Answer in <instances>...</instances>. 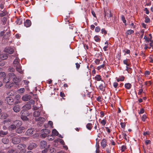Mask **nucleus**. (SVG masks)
<instances>
[{
	"label": "nucleus",
	"instance_id": "28",
	"mask_svg": "<svg viewBox=\"0 0 153 153\" xmlns=\"http://www.w3.org/2000/svg\"><path fill=\"white\" fill-rule=\"evenodd\" d=\"M125 87L126 88L129 89L131 88V85L129 83H127L125 84Z\"/></svg>",
	"mask_w": 153,
	"mask_h": 153
},
{
	"label": "nucleus",
	"instance_id": "40",
	"mask_svg": "<svg viewBox=\"0 0 153 153\" xmlns=\"http://www.w3.org/2000/svg\"><path fill=\"white\" fill-rule=\"evenodd\" d=\"M99 89L101 91L104 90V87L102 84L100 85L99 87Z\"/></svg>",
	"mask_w": 153,
	"mask_h": 153
},
{
	"label": "nucleus",
	"instance_id": "14",
	"mask_svg": "<svg viewBox=\"0 0 153 153\" xmlns=\"http://www.w3.org/2000/svg\"><path fill=\"white\" fill-rule=\"evenodd\" d=\"M24 24L26 27H29L31 25V23L30 20L27 19L25 22Z\"/></svg>",
	"mask_w": 153,
	"mask_h": 153
},
{
	"label": "nucleus",
	"instance_id": "26",
	"mask_svg": "<svg viewBox=\"0 0 153 153\" xmlns=\"http://www.w3.org/2000/svg\"><path fill=\"white\" fill-rule=\"evenodd\" d=\"M134 33V31L133 30H127L126 33V35L127 36L128 35H130Z\"/></svg>",
	"mask_w": 153,
	"mask_h": 153
},
{
	"label": "nucleus",
	"instance_id": "4",
	"mask_svg": "<svg viewBox=\"0 0 153 153\" xmlns=\"http://www.w3.org/2000/svg\"><path fill=\"white\" fill-rule=\"evenodd\" d=\"M6 100L8 104L10 105H12L14 104L13 99L11 97H6Z\"/></svg>",
	"mask_w": 153,
	"mask_h": 153
},
{
	"label": "nucleus",
	"instance_id": "60",
	"mask_svg": "<svg viewBox=\"0 0 153 153\" xmlns=\"http://www.w3.org/2000/svg\"><path fill=\"white\" fill-rule=\"evenodd\" d=\"M118 84L116 82H114V83L113 85L114 88H116L118 86Z\"/></svg>",
	"mask_w": 153,
	"mask_h": 153
},
{
	"label": "nucleus",
	"instance_id": "64",
	"mask_svg": "<svg viewBox=\"0 0 153 153\" xmlns=\"http://www.w3.org/2000/svg\"><path fill=\"white\" fill-rule=\"evenodd\" d=\"M4 65V63L3 61H0V66H3Z\"/></svg>",
	"mask_w": 153,
	"mask_h": 153
},
{
	"label": "nucleus",
	"instance_id": "18",
	"mask_svg": "<svg viewBox=\"0 0 153 153\" xmlns=\"http://www.w3.org/2000/svg\"><path fill=\"white\" fill-rule=\"evenodd\" d=\"M13 123L16 126V127L20 126L22 125V122L19 120H16Z\"/></svg>",
	"mask_w": 153,
	"mask_h": 153
},
{
	"label": "nucleus",
	"instance_id": "3",
	"mask_svg": "<svg viewBox=\"0 0 153 153\" xmlns=\"http://www.w3.org/2000/svg\"><path fill=\"white\" fill-rule=\"evenodd\" d=\"M4 52L8 53L9 54H12L14 52V49L10 47H8L6 48L4 50Z\"/></svg>",
	"mask_w": 153,
	"mask_h": 153
},
{
	"label": "nucleus",
	"instance_id": "13",
	"mask_svg": "<svg viewBox=\"0 0 153 153\" xmlns=\"http://www.w3.org/2000/svg\"><path fill=\"white\" fill-rule=\"evenodd\" d=\"M13 81L14 83L16 85H18V83L19 82L20 80L16 76H15L13 79Z\"/></svg>",
	"mask_w": 153,
	"mask_h": 153
},
{
	"label": "nucleus",
	"instance_id": "17",
	"mask_svg": "<svg viewBox=\"0 0 153 153\" xmlns=\"http://www.w3.org/2000/svg\"><path fill=\"white\" fill-rule=\"evenodd\" d=\"M31 108V105L30 104L28 103L27 102V104L23 106V108L26 110L30 109Z\"/></svg>",
	"mask_w": 153,
	"mask_h": 153
},
{
	"label": "nucleus",
	"instance_id": "1",
	"mask_svg": "<svg viewBox=\"0 0 153 153\" xmlns=\"http://www.w3.org/2000/svg\"><path fill=\"white\" fill-rule=\"evenodd\" d=\"M20 59L16 57L14 60L13 63L15 67L16 68V70L21 74H23V72L21 69V66L19 63Z\"/></svg>",
	"mask_w": 153,
	"mask_h": 153
},
{
	"label": "nucleus",
	"instance_id": "58",
	"mask_svg": "<svg viewBox=\"0 0 153 153\" xmlns=\"http://www.w3.org/2000/svg\"><path fill=\"white\" fill-rule=\"evenodd\" d=\"M120 124L122 128H124L125 127V124L124 123H121Z\"/></svg>",
	"mask_w": 153,
	"mask_h": 153
},
{
	"label": "nucleus",
	"instance_id": "19",
	"mask_svg": "<svg viewBox=\"0 0 153 153\" xmlns=\"http://www.w3.org/2000/svg\"><path fill=\"white\" fill-rule=\"evenodd\" d=\"M40 112L41 111L40 110V111H34L33 113L34 116L36 117H38L40 115Z\"/></svg>",
	"mask_w": 153,
	"mask_h": 153
},
{
	"label": "nucleus",
	"instance_id": "22",
	"mask_svg": "<svg viewBox=\"0 0 153 153\" xmlns=\"http://www.w3.org/2000/svg\"><path fill=\"white\" fill-rule=\"evenodd\" d=\"M14 84V83H10L7 82L6 83L5 86L6 88H10L12 87Z\"/></svg>",
	"mask_w": 153,
	"mask_h": 153
},
{
	"label": "nucleus",
	"instance_id": "27",
	"mask_svg": "<svg viewBox=\"0 0 153 153\" xmlns=\"http://www.w3.org/2000/svg\"><path fill=\"white\" fill-rule=\"evenodd\" d=\"M7 133L8 132L7 131H3L1 130L0 131V136L2 137V135H6Z\"/></svg>",
	"mask_w": 153,
	"mask_h": 153
},
{
	"label": "nucleus",
	"instance_id": "52",
	"mask_svg": "<svg viewBox=\"0 0 153 153\" xmlns=\"http://www.w3.org/2000/svg\"><path fill=\"white\" fill-rule=\"evenodd\" d=\"M146 118V115H143L142 117V120L143 121H145Z\"/></svg>",
	"mask_w": 153,
	"mask_h": 153
},
{
	"label": "nucleus",
	"instance_id": "32",
	"mask_svg": "<svg viewBox=\"0 0 153 153\" xmlns=\"http://www.w3.org/2000/svg\"><path fill=\"white\" fill-rule=\"evenodd\" d=\"M95 79L97 80V81H99L100 80H101L102 81V80H101V76L100 75H97L95 76Z\"/></svg>",
	"mask_w": 153,
	"mask_h": 153
},
{
	"label": "nucleus",
	"instance_id": "30",
	"mask_svg": "<svg viewBox=\"0 0 153 153\" xmlns=\"http://www.w3.org/2000/svg\"><path fill=\"white\" fill-rule=\"evenodd\" d=\"M86 127L88 129L91 130L92 127V126L91 123H88L86 125Z\"/></svg>",
	"mask_w": 153,
	"mask_h": 153
},
{
	"label": "nucleus",
	"instance_id": "8",
	"mask_svg": "<svg viewBox=\"0 0 153 153\" xmlns=\"http://www.w3.org/2000/svg\"><path fill=\"white\" fill-rule=\"evenodd\" d=\"M12 142L14 144H16L20 142V140L19 138L14 137L12 138Z\"/></svg>",
	"mask_w": 153,
	"mask_h": 153
},
{
	"label": "nucleus",
	"instance_id": "53",
	"mask_svg": "<svg viewBox=\"0 0 153 153\" xmlns=\"http://www.w3.org/2000/svg\"><path fill=\"white\" fill-rule=\"evenodd\" d=\"M151 141L150 140H146L145 142V143L146 145H148V144H151Z\"/></svg>",
	"mask_w": 153,
	"mask_h": 153
},
{
	"label": "nucleus",
	"instance_id": "62",
	"mask_svg": "<svg viewBox=\"0 0 153 153\" xmlns=\"http://www.w3.org/2000/svg\"><path fill=\"white\" fill-rule=\"evenodd\" d=\"M144 74L145 75H148L150 74V72L149 71H146L144 73Z\"/></svg>",
	"mask_w": 153,
	"mask_h": 153
},
{
	"label": "nucleus",
	"instance_id": "31",
	"mask_svg": "<svg viewBox=\"0 0 153 153\" xmlns=\"http://www.w3.org/2000/svg\"><path fill=\"white\" fill-rule=\"evenodd\" d=\"M52 133L53 134L56 136H58L59 134V133L55 129H54L52 131Z\"/></svg>",
	"mask_w": 153,
	"mask_h": 153
},
{
	"label": "nucleus",
	"instance_id": "11",
	"mask_svg": "<svg viewBox=\"0 0 153 153\" xmlns=\"http://www.w3.org/2000/svg\"><path fill=\"white\" fill-rule=\"evenodd\" d=\"M31 98V97L30 95H29L27 94L23 96L22 98V99L24 101H26L29 100H30Z\"/></svg>",
	"mask_w": 153,
	"mask_h": 153
},
{
	"label": "nucleus",
	"instance_id": "24",
	"mask_svg": "<svg viewBox=\"0 0 153 153\" xmlns=\"http://www.w3.org/2000/svg\"><path fill=\"white\" fill-rule=\"evenodd\" d=\"M9 140L8 139L6 138H3L2 140V143L4 144H7L9 142Z\"/></svg>",
	"mask_w": 153,
	"mask_h": 153
},
{
	"label": "nucleus",
	"instance_id": "46",
	"mask_svg": "<svg viewBox=\"0 0 153 153\" xmlns=\"http://www.w3.org/2000/svg\"><path fill=\"white\" fill-rule=\"evenodd\" d=\"M9 79L8 78H7V77H5V78H4V79H3V81L4 82L7 83V82H9Z\"/></svg>",
	"mask_w": 153,
	"mask_h": 153
},
{
	"label": "nucleus",
	"instance_id": "63",
	"mask_svg": "<svg viewBox=\"0 0 153 153\" xmlns=\"http://www.w3.org/2000/svg\"><path fill=\"white\" fill-rule=\"evenodd\" d=\"M143 91V90L142 89H140L139 90V92L138 93V95H140L141 93H142Z\"/></svg>",
	"mask_w": 153,
	"mask_h": 153
},
{
	"label": "nucleus",
	"instance_id": "50",
	"mask_svg": "<svg viewBox=\"0 0 153 153\" xmlns=\"http://www.w3.org/2000/svg\"><path fill=\"white\" fill-rule=\"evenodd\" d=\"M101 123L102 124V126H105L106 123L105 120H102L101 122Z\"/></svg>",
	"mask_w": 153,
	"mask_h": 153
},
{
	"label": "nucleus",
	"instance_id": "47",
	"mask_svg": "<svg viewBox=\"0 0 153 153\" xmlns=\"http://www.w3.org/2000/svg\"><path fill=\"white\" fill-rule=\"evenodd\" d=\"M28 103L30 104L31 105V104H33L34 103V101L33 100H31L30 101L27 102Z\"/></svg>",
	"mask_w": 153,
	"mask_h": 153
},
{
	"label": "nucleus",
	"instance_id": "23",
	"mask_svg": "<svg viewBox=\"0 0 153 153\" xmlns=\"http://www.w3.org/2000/svg\"><path fill=\"white\" fill-rule=\"evenodd\" d=\"M16 126L14 124V123H13V124L11 125L9 127V130L12 131L14 129H15L16 128Z\"/></svg>",
	"mask_w": 153,
	"mask_h": 153
},
{
	"label": "nucleus",
	"instance_id": "15",
	"mask_svg": "<svg viewBox=\"0 0 153 153\" xmlns=\"http://www.w3.org/2000/svg\"><path fill=\"white\" fill-rule=\"evenodd\" d=\"M41 147L42 148H45L47 146V142L44 141H42L40 142Z\"/></svg>",
	"mask_w": 153,
	"mask_h": 153
},
{
	"label": "nucleus",
	"instance_id": "56",
	"mask_svg": "<svg viewBox=\"0 0 153 153\" xmlns=\"http://www.w3.org/2000/svg\"><path fill=\"white\" fill-rule=\"evenodd\" d=\"M76 65V67L77 70H78L80 68V65L78 63H76L75 64Z\"/></svg>",
	"mask_w": 153,
	"mask_h": 153
},
{
	"label": "nucleus",
	"instance_id": "7",
	"mask_svg": "<svg viewBox=\"0 0 153 153\" xmlns=\"http://www.w3.org/2000/svg\"><path fill=\"white\" fill-rule=\"evenodd\" d=\"M43 131L44 133L42 134H41V136L43 138H45L51 132V131L50 130L46 129H43Z\"/></svg>",
	"mask_w": 153,
	"mask_h": 153
},
{
	"label": "nucleus",
	"instance_id": "48",
	"mask_svg": "<svg viewBox=\"0 0 153 153\" xmlns=\"http://www.w3.org/2000/svg\"><path fill=\"white\" fill-rule=\"evenodd\" d=\"M9 71L10 72H13L15 70L13 67H10L8 69Z\"/></svg>",
	"mask_w": 153,
	"mask_h": 153
},
{
	"label": "nucleus",
	"instance_id": "9",
	"mask_svg": "<svg viewBox=\"0 0 153 153\" xmlns=\"http://www.w3.org/2000/svg\"><path fill=\"white\" fill-rule=\"evenodd\" d=\"M25 129V128L24 127H19L16 130V132L18 134H21L23 132Z\"/></svg>",
	"mask_w": 153,
	"mask_h": 153
},
{
	"label": "nucleus",
	"instance_id": "5",
	"mask_svg": "<svg viewBox=\"0 0 153 153\" xmlns=\"http://www.w3.org/2000/svg\"><path fill=\"white\" fill-rule=\"evenodd\" d=\"M37 145L36 143H31L27 147V149L28 150H31L37 147Z\"/></svg>",
	"mask_w": 153,
	"mask_h": 153
},
{
	"label": "nucleus",
	"instance_id": "37",
	"mask_svg": "<svg viewBox=\"0 0 153 153\" xmlns=\"http://www.w3.org/2000/svg\"><path fill=\"white\" fill-rule=\"evenodd\" d=\"M128 59H127L126 60H124L123 61V63L127 65V66H129V64L128 63Z\"/></svg>",
	"mask_w": 153,
	"mask_h": 153
},
{
	"label": "nucleus",
	"instance_id": "44",
	"mask_svg": "<svg viewBox=\"0 0 153 153\" xmlns=\"http://www.w3.org/2000/svg\"><path fill=\"white\" fill-rule=\"evenodd\" d=\"M15 150L13 149H10L7 151V153H14Z\"/></svg>",
	"mask_w": 153,
	"mask_h": 153
},
{
	"label": "nucleus",
	"instance_id": "20",
	"mask_svg": "<svg viewBox=\"0 0 153 153\" xmlns=\"http://www.w3.org/2000/svg\"><path fill=\"white\" fill-rule=\"evenodd\" d=\"M101 145L103 148L105 147L106 144V140L105 139H103L101 142Z\"/></svg>",
	"mask_w": 153,
	"mask_h": 153
},
{
	"label": "nucleus",
	"instance_id": "55",
	"mask_svg": "<svg viewBox=\"0 0 153 153\" xmlns=\"http://www.w3.org/2000/svg\"><path fill=\"white\" fill-rule=\"evenodd\" d=\"M10 78H12V77H14L15 76V75L14 73H9L8 74Z\"/></svg>",
	"mask_w": 153,
	"mask_h": 153
},
{
	"label": "nucleus",
	"instance_id": "33",
	"mask_svg": "<svg viewBox=\"0 0 153 153\" xmlns=\"http://www.w3.org/2000/svg\"><path fill=\"white\" fill-rule=\"evenodd\" d=\"M152 37H151L150 38H148L146 36H144V39L145 40V41L147 42H149L150 41H151L152 40Z\"/></svg>",
	"mask_w": 153,
	"mask_h": 153
},
{
	"label": "nucleus",
	"instance_id": "51",
	"mask_svg": "<svg viewBox=\"0 0 153 153\" xmlns=\"http://www.w3.org/2000/svg\"><path fill=\"white\" fill-rule=\"evenodd\" d=\"M104 66H105V65L104 64H103V65H101L99 66H98L97 68V69L98 70H100V69L101 68H104Z\"/></svg>",
	"mask_w": 153,
	"mask_h": 153
},
{
	"label": "nucleus",
	"instance_id": "42",
	"mask_svg": "<svg viewBox=\"0 0 153 153\" xmlns=\"http://www.w3.org/2000/svg\"><path fill=\"white\" fill-rule=\"evenodd\" d=\"M121 19L123 23L126 24V20L125 17L123 15H122L121 16ZM125 25H126V24H125Z\"/></svg>",
	"mask_w": 153,
	"mask_h": 153
},
{
	"label": "nucleus",
	"instance_id": "29",
	"mask_svg": "<svg viewBox=\"0 0 153 153\" xmlns=\"http://www.w3.org/2000/svg\"><path fill=\"white\" fill-rule=\"evenodd\" d=\"M7 13V12L5 10H4L2 11L1 13H0V16L3 17L6 15Z\"/></svg>",
	"mask_w": 153,
	"mask_h": 153
},
{
	"label": "nucleus",
	"instance_id": "41",
	"mask_svg": "<svg viewBox=\"0 0 153 153\" xmlns=\"http://www.w3.org/2000/svg\"><path fill=\"white\" fill-rule=\"evenodd\" d=\"M101 32L102 34H104L105 35L107 34V32L105 29H102L101 30Z\"/></svg>",
	"mask_w": 153,
	"mask_h": 153
},
{
	"label": "nucleus",
	"instance_id": "12",
	"mask_svg": "<svg viewBox=\"0 0 153 153\" xmlns=\"http://www.w3.org/2000/svg\"><path fill=\"white\" fill-rule=\"evenodd\" d=\"M7 54L2 53L0 54V59L3 60L7 59Z\"/></svg>",
	"mask_w": 153,
	"mask_h": 153
},
{
	"label": "nucleus",
	"instance_id": "21",
	"mask_svg": "<svg viewBox=\"0 0 153 153\" xmlns=\"http://www.w3.org/2000/svg\"><path fill=\"white\" fill-rule=\"evenodd\" d=\"M8 116V114L5 113H2L1 114V119H6Z\"/></svg>",
	"mask_w": 153,
	"mask_h": 153
},
{
	"label": "nucleus",
	"instance_id": "54",
	"mask_svg": "<svg viewBox=\"0 0 153 153\" xmlns=\"http://www.w3.org/2000/svg\"><path fill=\"white\" fill-rule=\"evenodd\" d=\"M20 98V96L19 95H17L15 97V99L16 100H19Z\"/></svg>",
	"mask_w": 153,
	"mask_h": 153
},
{
	"label": "nucleus",
	"instance_id": "59",
	"mask_svg": "<svg viewBox=\"0 0 153 153\" xmlns=\"http://www.w3.org/2000/svg\"><path fill=\"white\" fill-rule=\"evenodd\" d=\"M152 57H153V56H152V55H150V57H149V59L150 60V62H153V59H152Z\"/></svg>",
	"mask_w": 153,
	"mask_h": 153
},
{
	"label": "nucleus",
	"instance_id": "16",
	"mask_svg": "<svg viewBox=\"0 0 153 153\" xmlns=\"http://www.w3.org/2000/svg\"><path fill=\"white\" fill-rule=\"evenodd\" d=\"M13 110L14 111L16 112H19L20 110V107L19 105H16L14 106L13 108Z\"/></svg>",
	"mask_w": 153,
	"mask_h": 153
},
{
	"label": "nucleus",
	"instance_id": "61",
	"mask_svg": "<svg viewBox=\"0 0 153 153\" xmlns=\"http://www.w3.org/2000/svg\"><path fill=\"white\" fill-rule=\"evenodd\" d=\"M50 152L51 153H53L54 152V149L53 148H50Z\"/></svg>",
	"mask_w": 153,
	"mask_h": 153
},
{
	"label": "nucleus",
	"instance_id": "35",
	"mask_svg": "<svg viewBox=\"0 0 153 153\" xmlns=\"http://www.w3.org/2000/svg\"><path fill=\"white\" fill-rule=\"evenodd\" d=\"M47 137L48 140H52L54 138V137L53 135H51L50 136H49V135H48V136H47Z\"/></svg>",
	"mask_w": 153,
	"mask_h": 153
},
{
	"label": "nucleus",
	"instance_id": "43",
	"mask_svg": "<svg viewBox=\"0 0 153 153\" xmlns=\"http://www.w3.org/2000/svg\"><path fill=\"white\" fill-rule=\"evenodd\" d=\"M150 21L149 18L148 16H146L145 18V22L146 23H148Z\"/></svg>",
	"mask_w": 153,
	"mask_h": 153
},
{
	"label": "nucleus",
	"instance_id": "38",
	"mask_svg": "<svg viewBox=\"0 0 153 153\" xmlns=\"http://www.w3.org/2000/svg\"><path fill=\"white\" fill-rule=\"evenodd\" d=\"M25 91L24 88H21L18 90V92L19 93H23Z\"/></svg>",
	"mask_w": 153,
	"mask_h": 153
},
{
	"label": "nucleus",
	"instance_id": "57",
	"mask_svg": "<svg viewBox=\"0 0 153 153\" xmlns=\"http://www.w3.org/2000/svg\"><path fill=\"white\" fill-rule=\"evenodd\" d=\"M100 60L99 59H97L95 61V62L96 64L98 65L99 64Z\"/></svg>",
	"mask_w": 153,
	"mask_h": 153
},
{
	"label": "nucleus",
	"instance_id": "45",
	"mask_svg": "<svg viewBox=\"0 0 153 153\" xmlns=\"http://www.w3.org/2000/svg\"><path fill=\"white\" fill-rule=\"evenodd\" d=\"M100 28L99 26H97L96 27L95 29V31L96 32H99L100 31Z\"/></svg>",
	"mask_w": 153,
	"mask_h": 153
},
{
	"label": "nucleus",
	"instance_id": "49",
	"mask_svg": "<svg viewBox=\"0 0 153 153\" xmlns=\"http://www.w3.org/2000/svg\"><path fill=\"white\" fill-rule=\"evenodd\" d=\"M126 149V146H123L121 147V152H123Z\"/></svg>",
	"mask_w": 153,
	"mask_h": 153
},
{
	"label": "nucleus",
	"instance_id": "25",
	"mask_svg": "<svg viewBox=\"0 0 153 153\" xmlns=\"http://www.w3.org/2000/svg\"><path fill=\"white\" fill-rule=\"evenodd\" d=\"M36 121H41L43 122L45 121V119L42 117H39L38 118H35Z\"/></svg>",
	"mask_w": 153,
	"mask_h": 153
},
{
	"label": "nucleus",
	"instance_id": "39",
	"mask_svg": "<svg viewBox=\"0 0 153 153\" xmlns=\"http://www.w3.org/2000/svg\"><path fill=\"white\" fill-rule=\"evenodd\" d=\"M94 39L96 42H98L100 40V39L99 38L98 36H96L94 37Z\"/></svg>",
	"mask_w": 153,
	"mask_h": 153
},
{
	"label": "nucleus",
	"instance_id": "10",
	"mask_svg": "<svg viewBox=\"0 0 153 153\" xmlns=\"http://www.w3.org/2000/svg\"><path fill=\"white\" fill-rule=\"evenodd\" d=\"M34 129L33 128H31L28 129L25 133V134L27 135L30 136L33 133Z\"/></svg>",
	"mask_w": 153,
	"mask_h": 153
},
{
	"label": "nucleus",
	"instance_id": "2",
	"mask_svg": "<svg viewBox=\"0 0 153 153\" xmlns=\"http://www.w3.org/2000/svg\"><path fill=\"white\" fill-rule=\"evenodd\" d=\"M26 112H27L26 111L24 110H22L21 111V118L22 120L24 121L29 120L28 118L24 115L25 114V113Z\"/></svg>",
	"mask_w": 153,
	"mask_h": 153
},
{
	"label": "nucleus",
	"instance_id": "6",
	"mask_svg": "<svg viewBox=\"0 0 153 153\" xmlns=\"http://www.w3.org/2000/svg\"><path fill=\"white\" fill-rule=\"evenodd\" d=\"M26 145L24 144H20L17 146L18 149L20 151L26 150Z\"/></svg>",
	"mask_w": 153,
	"mask_h": 153
},
{
	"label": "nucleus",
	"instance_id": "36",
	"mask_svg": "<svg viewBox=\"0 0 153 153\" xmlns=\"http://www.w3.org/2000/svg\"><path fill=\"white\" fill-rule=\"evenodd\" d=\"M6 76L5 73L4 72H0V77L3 78Z\"/></svg>",
	"mask_w": 153,
	"mask_h": 153
},
{
	"label": "nucleus",
	"instance_id": "34",
	"mask_svg": "<svg viewBox=\"0 0 153 153\" xmlns=\"http://www.w3.org/2000/svg\"><path fill=\"white\" fill-rule=\"evenodd\" d=\"M22 20L21 19H17L16 21V22L17 24L20 25L22 23Z\"/></svg>",
	"mask_w": 153,
	"mask_h": 153
}]
</instances>
